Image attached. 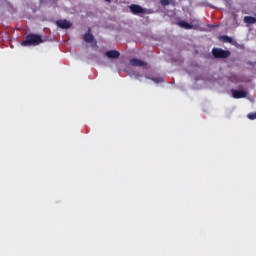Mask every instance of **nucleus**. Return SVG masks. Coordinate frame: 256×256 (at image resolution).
Wrapping results in <instances>:
<instances>
[{"instance_id":"nucleus-1","label":"nucleus","mask_w":256,"mask_h":256,"mask_svg":"<svg viewBox=\"0 0 256 256\" xmlns=\"http://www.w3.org/2000/svg\"><path fill=\"white\" fill-rule=\"evenodd\" d=\"M43 43V38L39 34H28L25 40L21 42L22 47H36V45H41Z\"/></svg>"},{"instance_id":"nucleus-2","label":"nucleus","mask_w":256,"mask_h":256,"mask_svg":"<svg viewBox=\"0 0 256 256\" xmlns=\"http://www.w3.org/2000/svg\"><path fill=\"white\" fill-rule=\"evenodd\" d=\"M212 55L215 59H227L228 57H231V51L223 50L221 48H213Z\"/></svg>"},{"instance_id":"nucleus-3","label":"nucleus","mask_w":256,"mask_h":256,"mask_svg":"<svg viewBox=\"0 0 256 256\" xmlns=\"http://www.w3.org/2000/svg\"><path fill=\"white\" fill-rule=\"evenodd\" d=\"M232 96L234 99H245L247 97V91L245 90H232Z\"/></svg>"},{"instance_id":"nucleus-4","label":"nucleus","mask_w":256,"mask_h":256,"mask_svg":"<svg viewBox=\"0 0 256 256\" xmlns=\"http://www.w3.org/2000/svg\"><path fill=\"white\" fill-rule=\"evenodd\" d=\"M130 65H132V67H145L147 62L137 58H132L130 59Z\"/></svg>"},{"instance_id":"nucleus-5","label":"nucleus","mask_w":256,"mask_h":256,"mask_svg":"<svg viewBox=\"0 0 256 256\" xmlns=\"http://www.w3.org/2000/svg\"><path fill=\"white\" fill-rule=\"evenodd\" d=\"M130 11L133 13V15H139V13H145V10L143 7L137 4L130 5Z\"/></svg>"},{"instance_id":"nucleus-6","label":"nucleus","mask_w":256,"mask_h":256,"mask_svg":"<svg viewBox=\"0 0 256 256\" xmlns=\"http://www.w3.org/2000/svg\"><path fill=\"white\" fill-rule=\"evenodd\" d=\"M56 25L57 27H59L60 29H70L71 27V22L63 19V20H57L56 21Z\"/></svg>"},{"instance_id":"nucleus-7","label":"nucleus","mask_w":256,"mask_h":256,"mask_svg":"<svg viewBox=\"0 0 256 256\" xmlns=\"http://www.w3.org/2000/svg\"><path fill=\"white\" fill-rule=\"evenodd\" d=\"M105 55L108 59H119V57H121V53L117 50L106 51Z\"/></svg>"},{"instance_id":"nucleus-8","label":"nucleus","mask_w":256,"mask_h":256,"mask_svg":"<svg viewBox=\"0 0 256 256\" xmlns=\"http://www.w3.org/2000/svg\"><path fill=\"white\" fill-rule=\"evenodd\" d=\"M85 43H93L95 41V36L91 34V28L88 29L87 33L84 34Z\"/></svg>"},{"instance_id":"nucleus-9","label":"nucleus","mask_w":256,"mask_h":256,"mask_svg":"<svg viewBox=\"0 0 256 256\" xmlns=\"http://www.w3.org/2000/svg\"><path fill=\"white\" fill-rule=\"evenodd\" d=\"M177 25L179 27H181L182 29H186V30L193 29V25H191V24H189V23H187L186 21H183V20L179 21L177 23Z\"/></svg>"},{"instance_id":"nucleus-10","label":"nucleus","mask_w":256,"mask_h":256,"mask_svg":"<svg viewBox=\"0 0 256 256\" xmlns=\"http://www.w3.org/2000/svg\"><path fill=\"white\" fill-rule=\"evenodd\" d=\"M244 22L248 23V25H254V23H256V18L253 16H245Z\"/></svg>"},{"instance_id":"nucleus-11","label":"nucleus","mask_w":256,"mask_h":256,"mask_svg":"<svg viewBox=\"0 0 256 256\" xmlns=\"http://www.w3.org/2000/svg\"><path fill=\"white\" fill-rule=\"evenodd\" d=\"M220 39L223 43H233V38L229 36H221Z\"/></svg>"},{"instance_id":"nucleus-12","label":"nucleus","mask_w":256,"mask_h":256,"mask_svg":"<svg viewBox=\"0 0 256 256\" xmlns=\"http://www.w3.org/2000/svg\"><path fill=\"white\" fill-rule=\"evenodd\" d=\"M248 119H250V121H255L256 119V112H252V113H249L247 115Z\"/></svg>"},{"instance_id":"nucleus-13","label":"nucleus","mask_w":256,"mask_h":256,"mask_svg":"<svg viewBox=\"0 0 256 256\" xmlns=\"http://www.w3.org/2000/svg\"><path fill=\"white\" fill-rule=\"evenodd\" d=\"M160 3L163 7H167V5H169V0H161Z\"/></svg>"},{"instance_id":"nucleus-14","label":"nucleus","mask_w":256,"mask_h":256,"mask_svg":"<svg viewBox=\"0 0 256 256\" xmlns=\"http://www.w3.org/2000/svg\"><path fill=\"white\" fill-rule=\"evenodd\" d=\"M155 83H163V78H152Z\"/></svg>"},{"instance_id":"nucleus-15","label":"nucleus","mask_w":256,"mask_h":256,"mask_svg":"<svg viewBox=\"0 0 256 256\" xmlns=\"http://www.w3.org/2000/svg\"><path fill=\"white\" fill-rule=\"evenodd\" d=\"M40 3H47V0H40Z\"/></svg>"},{"instance_id":"nucleus-16","label":"nucleus","mask_w":256,"mask_h":256,"mask_svg":"<svg viewBox=\"0 0 256 256\" xmlns=\"http://www.w3.org/2000/svg\"><path fill=\"white\" fill-rule=\"evenodd\" d=\"M106 1V3H111V0H105Z\"/></svg>"}]
</instances>
